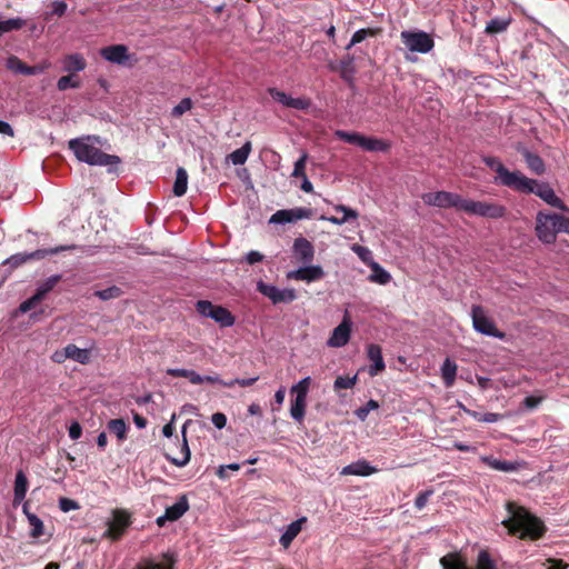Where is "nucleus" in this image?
Returning a JSON list of instances; mask_svg holds the SVG:
<instances>
[{
    "instance_id": "43",
    "label": "nucleus",
    "mask_w": 569,
    "mask_h": 569,
    "mask_svg": "<svg viewBox=\"0 0 569 569\" xmlns=\"http://www.w3.org/2000/svg\"><path fill=\"white\" fill-rule=\"evenodd\" d=\"M249 156V141H246L241 148L231 152L228 156V160H230L233 164H243Z\"/></svg>"
},
{
    "instance_id": "7",
    "label": "nucleus",
    "mask_w": 569,
    "mask_h": 569,
    "mask_svg": "<svg viewBox=\"0 0 569 569\" xmlns=\"http://www.w3.org/2000/svg\"><path fill=\"white\" fill-rule=\"evenodd\" d=\"M473 329L485 336L503 339L505 333L498 330L495 321L487 315L483 307L475 305L470 312Z\"/></svg>"
},
{
    "instance_id": "5",
    "label": "nucleus",
    "mask_w": 569,
    "mask_h": 569,
    "mask_svg": "<svg viewBox=\"0 0 569 569\" xmlns=\"http://www.w3.org/2000/svg\"><path fill=\"white\" fill-rule=\"evenodd\" d=\"M459 211H463L470 216L499 219L505 217L507 210L502 204L497 202L476 201L462 198Z\"/></svg>"
},
{
    "instance_id": "55",
    "label": "nucleus",
    "mask_w": 569,
    "mask_h": 569,
    "mask_svg": "<svg viewBox=\"0 0 569 569\" xmlns=\"http://www.w3.org/2000/svg\"><path fill=\"white\" fill-rule=\"evenodd\" d=\"M241 467H242V465H240V463H229L226 466H220L218 468L216 475L220 479L226 480L230 477V475H229L230 471H232V472L239 471Z\"/></svg>"
},
{
    "instance_id": "56",
    "label": "nucleus",
    "mask_w": 569,
    "mask_h": 569,
    "mask_svg": "<svg viewBox=\"0 0 569 569\" xmlns=\"http://www.w3.org/2000/svg\"><path fill=\"white\" fill-rule=\"evenodd\" d=\"M51 12L47 14L46 19H49V16H57V17H62L67 9H68V6L64 1H53L51 3Z\"/></svg>"
},
{
    "instance_id": "10",
    "label": "nucleus",
    "mask_w": 569,
    "mask_h": 569,
    "mask_svg": "<svg viewBox=\"0 0 569 569\" xmlns=\"http://www.w3.org/2000/svg\"><path fill=\"white\" fill-rule=\"evenodd\" d=\"M500 176L495 177V182L508 187L515 191L527 193L530 186L535 184V179L526 177L520 171H510L508 168L500 169Z\"/></svg>"
},
{
    "instance_id": "25",
    "label": "nucleus",
    "mask_w": 569,
    "mask_h": 569,
    "mask_svg": "<svg viewBox=\"0 0 569 569\" xmlns=\"http://www.w3.org/2000/svg\"><path fill=\"white\" fill-rule=\"evenodd\" d=\"M480 460L491 469L502 472H515L526 467L525 461L499 460L491 456H483Z\"/></svg>"
},
{
    "instance_id": "40",
    "label": "nucleus",
    "mask_w": 569,
    "mask_h": 569,
    "mask_svg": "<svg viewBox=\"0 0 569 569\" xmlns=\"http://www.w3.org/2000/svg\"><path fill=\"white\" fill-rule=\"evenodd\" d=\"M380 32V29H377V28H366V29H360L358 31H356L350 40V43L346 47L347 50L351 49L353 46L362 42L363 40H366L367 38L369 37H376L377 34H379Z\"/></svg>"
},
{
    "instance_id": "11",
    "label": "nucleus",
    "mask_w": 569,
    "mask_h": 569,
    "mask_svg": "<svg viewBox=\"0 0 569 569\" xmlns=\"http://www.w3.org/2000/svg\"><path fill=\"white\" fill-rule=\"evenodd\" d=\"M400 38L410 52L428 53L435 47L431 36L423 31H402Z\"/></svg>"
},
{
    "instance_id": "4",
    "label": "nucleus",
    "mask_w": 569,
    "mask_h": 569,
    "mask_svg": "<svg viewBox=\"0 0 569 569\" xmlns=\"http://www.w3.org/2000/svg\"><path fill=\"white\" fill-rule=\"evenodd\" d=\"M335 136L350 144L358 146L365 151L369 152H388L391 148V142L385 139L368 137L356 131H335Z\"/></svg>"
},
{
    "instance_id": "14",
    "label": "nucleus",
    "mask_w": 569,
    "mask_h": 569,
    "mask_svg": "<svg viewBox=\"0 0 569 569\" xmlns=\"http://www.w3.org/2000/svg\"><path fill=\"white\" fill-rule=\"evenodd\" d=\"M258 290L273 305L290 303L297 299V291L293 288H278L262 281L257 283Z\"/></svg>"
},
{
    "instance_id": "31",
    "label": "nucleus",
    "mask_w": 569,
    "mask_h": 569,
    "mask_svg": "<svg viewBox=\"0 0 569 569\" xmlns=\"http://www.w3.org/2000/svg\"><path fill=\"white\" fill-rule=\"evenodd\" d=\"M28 490V479L22 470L16 475L13 489V503L19 505L26 497Z\"/></svg>"
},
{
    "instance_id": "29",
    "label": "nucleus",
    "mask_w": 569,
    "mask_h": 569,
    "mask_svg": "<svg viewBox=\"0 0 569 569\" xmlns=\"http://www.w3.org/2000/svg\"><path fill=\"white\" fill-rule=\"evenodd\" d=\"M307 522L306 517H301L296 521H292L281 535L279 542L280 545L287 549L291 545V542L296 539V537L301 532L303 525Z\"/></svg>"
},
{
    "instance_id": "20",
    "label": "nucleus",
    "mask_w": 569,
    "mask_h": 569,
    "mask_svg": "<svg viewBox=\"0 0 569 569\" xmlns=\"http://www.w3.org/2000/svg\"><path fill=\"white\" fill-rule=\"evenodd\" d=\"M269 94L271 98L277 101L278 103L282 104L286 108H291L296 110H306L310 107L311 102L309 99L305 97H297L293 98L289 94H287L283 91H280L278 89H269Z\"/></svg>"
},
{
    "instance_id": "41",
    "label": "nucleus",
    "mask_w": 569,
    "mask_h": 569,
    "mask_svg": "<svg viewBox=\"0 0 569 569\" xmlns=\"http://www.w3.org/2000/svg\"><path fill=\"white\" fill-rule=\"evenodd\" d=\"M26 21L21 18H12L0 20V37L13 30H20L24 27Z\"/></svg>"
},
{
    "instance_id": "9",
    "label": "nucleus",
    "mask_w": 569,
    "mask_h": 569,
    "mask_svg": "<svg viewBox=\"0 0 569 569\" xmlns=\"http://www.w3.org/2000/svg\"><path fill=\"white\" fill-rule=\"evenodd\" d=\"M132 523L131 513L126 509H113L112 519L107 522L108 529L103 533L106 538L118 541Z\"/></svg>"
},
{
    "instance_id": "60",
    "label": "nucleus",
    "mask_w": 569,
    "mask_h": 569,
    "mask_svg": "<svg viewBox=\"0 0 569 569\" xmlns=\"http://www.w3.org/2000/svg\"><path fill=\"white\" fill-rule=\"evenodd\" d=\"M59 507L62 511L64 512H68V511H71V510H76L78 509V503L72 500V499H69V498H61L59 500Z\"/></svg>"
},
{
    "instance_id": "26",
    "label": "nucleus",
    "mask_w": 569,
    "mask_h": 569,
    "mask_svg": "<svg viewBox=\"0 0 569 569\" xmlns=\"http://www.w3.org/2000/svg\"><path fill=\"white\" fill-rule=\"evenodd\" d=\"M333 210L336 212H339L341 213L340 217H327V216H321L319 219L320 220H325V221H329L333 224H337V226H342L347 222H349L350 220H356L358 218V212L353 209H351L350 207H347L345 204H335L333 206Z\"/></svg>"
},
{
    "instance_id": "63",
    "label": "nucleus",
    "mask_w": 569,
    "mask_h": 569,
    "mask_svg": "<svg viewBox=\"0 0 569 569\" xmlns=\"http://www.w3.org/2000/svg\"><path fill=\"white\" fill-rule=\"evenodd\" d=\"M542 400H543L542 396H529V397L525 398L523 405L528 409H533V408L538 407L542 402Z\"/></svg>"
},
{
    "instance_id": "48",
    "label": "nucleus",
    "mask_w": 569,
    "mask_h": 569,
    "mask_svg": "<svg viewBox=\"0 0 569 569\" xmlns=\"http://www.w3.org/2000/svg\"><path fill=\"white\" fill-rule=\"evenodd\" d=\"M509 23H510L509 19H498V18L492 19L488 22V24L486 27V32L492 33V34L502 32L507 29Z\"/></svg>"
},
{
    "instance_id": "53",
    "label": "nucleus",
    "mask_w": 569,
    "mask_h": 569,
    "mask_svg": "<svg viewBox=\"0 0 569 569\" xmlns=\"http://www.w3.org/2000/svg\"><path fill=\"white\" fill-rule=\"evenodd\" d=\"M57 87H58V89L60 91H64V90H67L69 88H79L80 87V82L74 80L72 74H68V76L61 77L58 80Z\"/></svg>"
},
{
    "instance_id": "46",
    "label": "nucleus",
    "mask_w": 569,
    "mask_h": 569,
    "mask_svg": "<svg viewBox=\"0 0 569 569\" xmlns=\"http://www.w3.org/2000/svg\"><path fill=\"white\" fill-rule=\"evenodd\" d=\"M307 161H308V153L306 151H303L301 153L300 158L295 162L293 171L291 173V176L293 178L301 179V178L307 177V173H306Z\"/></svg>"
},
{
    "instance_id": "39",
    "label": "nucleus",
    "mask_w": 569,
    "mask_h": 569,
    "mask_svg": "<svg viewBox=\"0 0 569 569\" xmlns=\"http://www.w3.org/2000/svg\"><path fill=\"white\" fill-rule=\"evenodd\" d=\"M523 157L528 168L536 174H542L546 170L543 160L535 153L529 151L523 152Z\"/></svg>"
},
{
    "instance_id": "57",
    "label": "nucleus",
    "mask_w": 569,
    "mask_h": 569,
    "mask_svg": "<svg viewBox=\"0 0 569 569\" xmlns=\"http://www.w3.org/2000/svg\"><path fill=\"white\" fill-rule=\"evenodd\" d=\"M42 300L39 298V296H37L36 293L30 297L29 299L24 300L20 306H19V311L22 312V313H26L28 312L29 310H31L32 308H34L38 303H40Z\"/></svg>"
},
{
    "instance_id": "24",
    "label": "nucleus",
    "mask_w": 569,
    "mask_h": 569,
    "mask_svg": "<svg viewBox=\"0 0 569 569\" xmlns=\"http://www.w3.org/2000/svg\"><path fill=\"white\" fill-rule=\"evenodd\" d=\"M100 54L107 61L117 64H126L130 58L128 47L124 44H112L104 47L100 50Z\"/></svg>"
},
{
    "instance_id": "19",
    "label": "nucleus",
    "mask_w": 569,
    "mask_h": 569,
    "mask_svg": "<svg viewBox=\"0 0 569 569\" xmlns=\"http://www.w3.org/2000/svg\"><path fill=\"white\" fill-rule=\"evenodd\" d=\"M189 510V501L186 495L178 498L177 502L168 508L163 516L157 518L159 527H163L167 521H177Z\"/></svg>"
},
{
    "instance_id": "45",
    "label": "nucleus",
    "mask_w": 569,
    "mask_h": 569,
    "mask_svg": "<svg viewBox=\"0 0 569 569\" xmlns=\"http://www.w3.org/2000/svg\"><path fill=\"white\" fill-rule=\"evenodd\" d=\"M351 250L359 257V259L366 263L367 266L371 267L372 263H376V261L372 258V252L367 247L360 246V244H352Z\"/></svg>"
},
{
    "instance_id": "59",
    "label": "nucleus",
    "mask_w": 569,
    "mask_h": 569,
    "mask_svg": "<svg viewBox=\"0 0 569 569\" xmlns=\"http://www.w3.org/2000/svg\"><path fill=\"white\" fill-rule=\"evenodd\" d=\"M432 493V490L420 492L415 500L416 508L419 510L423 509Z\"/></svg>"
},
{
    "instance_id": "28",
    "label": "nucleus",
    "mask_w": 569,
    "mask_h": 569,
    "mask_svg": "<svg viewBox=\"0 0 569 569\" xmlns=\"http://www.w3.org/2000/svg\"><path fill=\"white\" fill-rule=\"evenodd\" d=\"M377 471H378V469L376 467H372L368 461L358 460L356 462H352V463L343 467L340 471V475L367 477V476L376 473Z\"/></svg>"
},
{
    "instance_id": "32",
    "label": "nucleus",
    "mask_w": 569,
    "mask_h": 569,
    "mask_svg": "<svg viewBox=\"0 0 569 569\" xmlns=\"http://www.w3.org/2000/svg\"><path fill=\"white\" fill-rule=\"evenodd\" d=\"M107 429L117 437L119 443L127 439L129 427L122 418L108 421Z\"/></svg>"
},
{
    "instance_id": "42",
    "label": "nucleus",
    "mask_w": 569,
    "mask_h": 569,
    "mask_svg": "<svg viewBox=\"0 0 569 569\" xmlns=\"http://www.w3.org/2000/svg\"><path fill=\"white\" fill-rule=\"evenodd\" d=\"M310 385H311V378L306 377V378L301 379L299 382H297L296 385H293L290 389V392L292 396H295V398H307Z\"/></svg>"
},
{
    "instance_id": "1",
    "label": "nucleus",
    "mask_w": 569,
    "mask_h": 569,
    "mask_svg": "<svg viewBox=\"0 0 569 569\" xmlns=\"http://www.w3.org/2000/svg\"><path fill=\"white\" fill-rule=\"evenodd\" d=\"M509 517L502 525L510 533L519 535L520 538L537 539L543 532V526L539 519L531 516L526 509L509 502L507 505Z\"/></svg>"
},
{
    "instance_id": "16",
    "label": "nucleus",
    "mask_w": 569,
    "mask_h": 569,
    "mask_svg": "<svg viewBox=\"0 0 569 569\" xmlns=\"http://www.w3.org/2000/svg\"><path fill=\"white\" fill-rule=\"evenodd\" d=\"M325 270L321 266L307 263V266L288 271L286 278L288 280L311 283L321 280L325 277Z\"/></svg>"
},
{
    "instance_id": "6",
    "label": "nucleus",
    "mask_w": 569,
    "mask_h": 569,
    "mask_svg": "<svg viewBox=\"0 0 569 569\" xmlns=\"http://www.w3.org/2000/svg\"><path fill=\"white\" fill-rule=\"evenodd\" d=\"M82 251L83 247L78 244L58 246L50 249H39L30 253H16L7 259L6 263L13 268L20 267L29 260H41L50 254H58L63 251Z\"/></svg>"
},
{
    "instance_id": "52",
    "label": "nucleus",
    "mask_w": 569,
    "mask_h": 569,
    "mask_svg": "<svg viewBox=\"0 0 569 569\" xmlns=\"http://www.w3.org/2000/svg\"><path fill=\"white\" fill-rule=\"evenodd\" d=\"M357 379H358L357 376H353V377L340 376L335 380L333 387L336 390L351 389L357 383Z\"/></svg>"
},
{
    "instance_id": "30",
    "label": "nucleus",
    "mask_w": 569,
    "mask_h": 569,
    "mask_svg": "<svg viewBox=\"0 0 569 569\" xmlns=\"http://www.w3.org/2000/svg\"><path fill=\"white\" fill-rule=\"evenodd\" d=\"M91 349L92 348H79L73 343L67 345V356L69 359L77 361L81 365H87L91 360Z\"/></svg>"
},
{
    "instance_id": "64",
    "label": "nucleus",
    "mask_w": 569,
    "mask_h": 569,
    "mask_svg": "<svg viewBox=\"0 0 569 569\" xmlns=\"http://www.w3.org/2000/svg\"><path fill=\"white\" fill-rule=\"evenodd\" d=\"M81 435H82V428H81L80 423L77 421L72 422L69 427V437L72 440H77L81 437Z\"/></svg>"
},
{
    "instance_id": "34",
    "label": "nucleus",
    "mask_w": 569,
    "mask_h": 569,
    "mask_svg": "<svg viewBox=\"0 0 569 569\" xmlns=\"http://www.w3.org/2000/svg\"><path fill=\"white\" fill-rule=\"evenodd\" d=\"M188 187V173L186 169L179 167L176 172V181L173 183V194L176 197H182L187 192Z\"/></svg>"
},
{
    "instance_id": "50",
    "label": "nucleus",
    "mask_w": 569,
    "mask_h": 569,
    "mask_svg": "<svg viewBox=\"0 0 569 569\" xmlns=\"http://www.w3.org/2000/svg\"><path fill=\"white\" fill-rule=\"evenodd\" d=\"M193 107V101L190 98H183L176 107L171 110L173 118H180L187 111H190Z\"/></svg>"
},
{
    "instance_id": "17",
    "label": "nucleus",
    "mask_w": 569,
    "mask_h": 569,
    "mask_svg": "<svg viewBox=\"0 0 569 569\" xmlns=\"http://www.w3.org/2000/svg\"><path fill=\"white\" fill-rule=\"evenodd\" d=\"M530 189L531 190H528L527 193H535L547 204L553 208L568 210L565 202L555 193L553 189L548 183L535 180V184L530 186Z\"/></svg>"
},
{
    "instance_id": "18",
    "label": "nucleus",
    "mask_w": 569,
    "mask_h": 569,
    "mask_svg": "<svg viewBox=\"0 0 569 569\" xmlns=\"http://www.w3.org/2000/svg\"><path fill=\"white\" fill-rule=\"evenodd\" d=\"M351 327V319L349 315L346 313L340 325L332 330L331 336L327 341V345L331 348L345 347L350 340Z\"/></svg>"
},
{
    "instance_id": "21",
    "label": "nucleus",
    "mask_w": 569,
    "mask_h": 569,
    "mask_svg": "<svg viewBox=\"0 0 569 569\" xmlns=\"http://www.w3.org/2000/svg\"><path fill=\"white\" fill-rule=\"evenodd\" d=\"M7 67L9 70H11L14 73H20V74H24V76H36V74L43 73L50 67V63L43 62V63L36 64V66H28L22 60H20L18 57L11 56L7 60Z\"/></svg>"
},
{
    "instance_id": "61",
    "label": "nucleus",
    "mask_w": 569,
    "mask_h": 569,
    "mask_svg": "<svg viewBox=\"0 0 569 569\" xmlns=\"http://www.w3.org/2000/svg\"><path fill=\"white\" fill-rule=\"evenodd\" d=\"M352 63H353V58L351 56H347V57H345L341 60L342 77H346L347 73H353L355 72Z\"/></svg>"
},
{
    "instance_id": "44",
    "label": "nucleus",
    "mask_w": 569,
    "mask_h": 569,
    "mask_svg": "<svg viewBox=\"0 0 569 569\" xmlns=\"http://www.w3.org/2000/svg\"><path fill=\"white\" fill-rule=\"evenodd\" d=\"M204 382L212 383V385L217 383V385H220V386H223L227 388L234 386V383H240L241 386H249V380H247V379H242V380L236 379V380L224 381V380H221L218 375L203 376V383Z\"/></svg>"
},
{
    "instance_id": "54",
    "label": "nucleus",
    "mask_w": 569,
    "mask_h": 569,
    "mask_svg": "<svg viewBox=\"0 0 569 569\" xmlns=\"http://www.w3.org/2000/svg\"><path fill=\"white\" fill-rule=\"evenodd\" d=\"M379 408V403L376 400H369L365 407H361L356 410V416L361 420L365 421L369 415L370 411L376 410Z\"/></svg>"
},
{
    "instance_id": "33",
    "label": "nucleus",
    "mask_w": 569,
    "mask_h": 569,
    "mask_svg": "<svg viewBox=\"0 0 569 569\" xmlns=\"http://www.w3.org/2000/svg\"><path fill=\"white\" fill-rule=\"evenodd\" d=\"M458 367L457 365L449 358H447L441 366V377L447 388L453 386L456 376H457Z\"/></svg>"
},
{
    "instance_id": "23",
    "label": "nucleus",
    "mask_w": 569,
    "mask_h": 569,
    "mask_svg": "<svg viewBox=\"0 0 569 569\" xmlns=\"http://www.w3.org/2000/svg\"><path fill=\"white\" fill-rule=\"evenodd\" d=\"M190 423V420L184 422L181 430L182 436V443L179 448V451L174 456H170L169 453L166 455L167 460H169L172 465L177 467H184L189 461L191 457V452L188 445L187 439V426Z\"/></svg>"
},
{
    "instance_id": "2",
    "label": "nucleus",
    "mask_w": 569,
    "mask_h": 569,
    "mask_svg": "<svg viewBox=\"0 0 569 569\" xmlns=\"http://www.w3.org/2000/svg\"><path fill=\"white\" fill-rule=\"evenodd\" d=\"M90 140H94L99 142V137L96 136H87L82 138L71 139L68 143L69 149L73 151L76 158L86 162L90 166H117L121 162V159L114 154L104 153L99 148L89 143Z\"/></svg>"
},
{
    "instance_id": "36",
    "label": "nucleus",
    "mask_w": 569,
    "mask_h": 569,
    "mask_svg": "<svg viewBox=\"0 0 569 569\" xmlns=\"http://www.w3.org/2000/svg\"><path fill=\"white\" fill-rule=\"evenodd\" d=\"M87 63L82 56L70 54L64 59L63 70L68 72H79L86 68Z\"/></svg>"
},
{
    "instance_id": "51",
    "label": "nucleus",
    "mask_w": 569,
    "mask_h": 569,
    "mask_svg": "<svg viewBox=\"0 0 569 569\" xmlns=\"http://www.w3.org/2000/svg\"><path fill=\"white\" fill-rule=\"evenodd\" d=\"M134 569H173L172 563L163 565L154 561L153 559H143L140 561Z\"/></svg>"
},
{
    "instance_id": "8",
    "label": "nucleus",
    "mask_w": 569,
    "mask_h": 569,
    "mask_svg": "<svg viewBox=\"0 0 569 569\" xmlns=\"http://www.w3.org/2000/svg\"><path fill=\"white\" fill-rule=\"evenodd\" d=\"M442 569H495V566L487 551H480L477 558V566L469 568L466 559L459 553H448L440 559Z\"/></svg>"
},
{
    "instance_id": "35",
    "label": "nucleus",
    "mask_w": 569,
    "mask_h": 569,
    "mask_svg": "<svg viewBox=\"0 0 569 569\" xmlns=\"http://www.w3.org/2000/svg\"><path fill=\"white\" fill-rule=\"evenodd\" d=\"M307 398H293L290 406V416L297 422H302L306 415Z\"/></svg>"
},
{
    "instance_id": "38",
    "label": "nucleus",
    "mask_w": 569,
    "mask_h": 569,
    "mask_svg": "<svg viewBox=\"0 0 569 569\" xmlns=\"http://www.w3.org/2000/svg\"><path fill=\"white\" fill-rule=\"evenodd\" d=\"M372 273L369 276V280L379 284H387L391 280V274L385 270L378 262L372 263L370 267Z\"/></svg>"
},
{
    "instance_id": "15",
    "label": "nucleus",
    "mask_w": 569,
    "mask_h": 569,
    "mask_svg": "<svg viewBox=\"0 0 569 569\" xmlns=\"http://www.w3.org/2000/svg\"><path fill=\"white\" fill-rule=\"evenodd\" d=\"M313 212L310 208L296 207L276 211L269 219L271 224L295 223L299 220L310 219Z\"/></svg>"
},
{
    "instance_id": "49",
    "label": "nucleus",
    "mask_w": 569,
    "mask_h": 569,
    "mask_svg": "<svg viewBox=\"0 0 569 569\" xmlns=\"http://www.w3.org/2000/svg\"><path fill=\"white\" fill-rule=\"evenodd\" d=\"M96 297H98L101 300H111L119 298L122 295V290L117 286H111L103 290H98L93 293Z\"/></svg>"
},
{
    "instance_id": "12",
    "label": "nucleus",
    "mask_w": 569,
    "mask_h": 569,
    "mask_svg": "<svg viewBox=\"0 0 569 569\" xmlns=\"http://www.w3.org/2000/svg\"><path fill=\"white\" fill-rule=\"evenodd\" d=\"M421 198L427 206L439 209L455 208L456 210H460L462 199L460 194L445 190L427 192L423 193Z\"/></svg>"
},
{
    "instance_id": "3",
    "label": "nucleus",
    "mask_w": 569,
    "mask_h": 569,
    "mask_svg": "<svg viewBox=\"0 0 569 569\" xmlns=\"http://www.w3.org/2000/svg\"><path fill=\"white\" fill-rule=\"evenodd\" d=\"M535 232L539 241L545 244H552L556 242L559 232L569 234V218L559 213L538 211Z\"/></svg>"
},
{
    "instance_id": "47",
    "label": "nucleus",
    "mask_w": 569,
    "mask_h": 569,
    "mask_svg": "<svg viewBox=\"0 0 569 569\" xmlns=\"http://www.w3.org/2000/svg\"><path fill=\"white\" fill-rule=\"evenodd\" d=\"M28 521L31 527L30 536L32 538H39L43 535L44 526L42 520L36 515H28Z\"/></svg>"
},
{
    "instance_id": "58",
    "label": "nucleus",
    "mask_w": 569,
    "mask_h": 569,
    "mask_svg": "<svg viewBox=\"0 0 569 569\" xmlns=\"http://www.w3.org/2000/svg\"><path fill=\"white\" fill-rule=\"evenodd\" d=\"M483 162L491 168L497 176H500L501 171L500 169H506V167L501 163V161L493 157H486L483 158Z\"/></svg>"
},
{
    "instance_id": "62",
    "label": "nucleus",
    "mask_w": 569,
    "mask_h": 569,
    "mask_svg": "<svg viewBox=\"0 0 569 569\" xmlns=\"http://www.w3.org/2000/svg\"><path fill=\"white\" fill-rule=\"evenodd\" d=\"M211 421L218 429H222L226 427L227 423V417L222 412H216L211 417Z\"/></svg>"
},
{
    "instance_id": "37",
    "label": "nucleus",
    "mask_w": 569,
    "mask_h": 569,
    "mask_svg": "<svg viewBox=\"0 0 569 569\" xmlns=\"http://www.w3.org/2000/svg\"><path fill=\"white\" fill-rule=\"evenodd\" d=\"M61 274H53L44 280L36 290V295L39 296L41 300L46 298V296L54 289V287L61 281Z\"/></svg>"
},
{
    "instance_id": "13",
    "label": "nucleus",
    "mask_w": 569,
    "mask_h": 569,
    "mask_svg": "<svg viewBox=\"0 0 569 569\" xmlns=\"http://www.w3.org/2000/svg\"><path fill=\"white\" fill-rule=\"evenodd\" d=\"M196 310L201 316L213 319L222 327H228L233 323V317L228 309L216 306L208 300H199L196 303Z\"/></svg>"
},
{
    "instance_id": "22",
    "label": "nucleus",
    "mask_w": 569,
    "mask_h": 569,
    "mask_svg": "<svg viewBox=\"0 0 569 569\" xmlns=\"http://www.w3.org/2000/svg\"><path fill=\"white\" fill-rule=\"evenodd\" d=\"M292 252L293 257L296 258L297 262L300 263H310L313 260L315 257V248L312 243L303 238L299 237L296 238L292 246Z\"/></svg>"
},
{
    "instance_id": "27",
    "label": "nucleus",
    "mask_w": 569,
    "mask_h": 569,
    "mask_svg": "<svg viewBox=\"0 0 569 569\" xmlns=\"http://www.w3.org/2000/svg\"><path fill=\"white\" fill-rule=\"evenodd\" d=\"M367 356L372 365L369 368V375L371 377L382 372L386 368L381 348L378 345L371 343L367 347Z\"/></svg>"
}]
</instances>
